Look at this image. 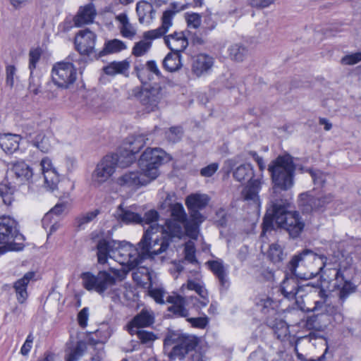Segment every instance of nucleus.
<instances>
[{
  "instance_id": "1",
  "label": "nucleus",
  "mask_w": 361,
  "mask_h": 361,
  "mask_svg": "<svg viewBox=\"0 0 361 361\" xmlns=\"http://www.w3.org/2000/svg\"><path fill=\"white\" fill-rule=\"evenodd\" d=\"M150 229L145 230L137 247L126 241H118V247L113 252V258L121 265L133 270L140 265L143 260L154 258L168 249V243L165 240L159 243L158 236L154 237Z\"/></svg>"
},
{
  "instance_id": "2",
  "label": "nucleus",
  "mask_w": 361,
  "mask_h": 361,
  "mask_svg": "<svg viewBox=\"0 0 361 361\" xmlns=\"http://www.w3.org/2000/svg\"><path fill=\"white\" fill-rule=\"evenodd\" d=\"M170 211L173 219L167 220L164 226L154 225L148 228L154 237L158 236L159 243L166 240L169 246L173 238H180L184 233L190 236L196 235L197 226L192 219H188L182 204H171Z\"/></svg>"
},
{
  "instance_id": "3",
  "label": "nucleus",
  "mask_w": 361,
  "mask_h": 361,
  "mask_svg": "<svg viewBox=\"0 0 361 361\" xmlns=\"http://www.w3.org/2000/svg\"><path fill=\"white\" fill-rule=\"evenodd\" d=\"M317 259L316 253L309 249H305L293 257L288 265L286 277L281 285V292L286 298L290 300L302 298L305 294L308 293V288L310 287L307 284L308 282L301 283L298 280V279H307L308 276L305 274L297 273L296 269L300 264L307 265L312 260Z\"/></svg>"
},
{
  "instance_id": "4",
  "label": "nucleus",
  "mask_w": 361,
  "mask_h": 361,
  "mask_svg": "<svg viewBox=\"0 0 361 361\" xmlns=\"http://www.w3.org/2000/svg\"><path fill=\"white\" fill-rule=\"evenodd\" d=\"M290 202L288 200H275L272 202V214L278 227L286 230L289 235L300 236L305 228V222L300 213L290 211Z\"/></svg>"
},
{
  "instance_id": "5",
  "label": "nucleus",
  "mask_w": 361,
  "mask_h": 361,
  "mask_svg": "<svg viewBox=\"0 0 361 361\" xmlns=\"http://www.w3.org/2000/svg\"><path fill=\"white\" fill-rule=\"evenodd\" d=\"M295 165L290 154L279 156L268 166L274 192L277 190L286 191L294 184Z\"/></svg>"
},
{
  "instance_id": "6",
  "label": "nucleus",
  "mask_w": 361,
  "mask_h": 361,
  "mask_svg": "<svg viewBox=\"0 0 361 361\" xmlns=\"http://www.w3.org/2000/svg\"><path fill=\"white\" fill-rule=\"evenodd\" d=\"M113 276L106 271H100L97 275L91 272H84L80 275L83 287L89 291L94 290L103 294L109 288L116 284V279L122 281L130 271L128 267L122 266L121 269H110Z\"/></svg>"
},
{
  "instance_id": "7",
  "label": "nucleus",
  "mask_w": 361,
  "mask_h": 361,
  "mask_svg": "<svg viewBox=\"0 0 361 361\" xmlns=\"http://www.w3.org/2000/svg\"><path fill=\"white\" fill-rule=\"evenodd\" d=\"M176 14L173 10H166L161 17V25L157 29L146 31L143 33V39L135 43L132 54L136 57L146 54L152 47V41L164 36L172 25V19Z\"/></svg>"
},
{
  "instance_id": "8",
  "label": "nucleus",
  "mask_w": 361,
  "mask_h": 361,
  "mask_svg": "<svg viewBox=\"0 0 361 361\" xmlns=\"http://www.w3.org/2000/svg\"><path fill=\"white\" fill-rule=\"evenodd\" d=\"M166 95V88L159 83L153 85L139 87L132 90L131 96L140 102L146 112L155 111L159 108L160 102Z\"/></svg>"
},
{
  "instance_id": "9",
  "label": "nucleus",
  "mask_w": 361,
  "mask_h": 361,
  "mask_svg": "<svg viewBox=\"0 0 361 361\" xmlns=\"http://www.w3.org/2000/svg\"><path fill=\"white\" fill-rule=\"evenodd\" d=\"M170 160V156L161 149L147 148L141 154L138 165L140 170L153 180L159 176V167Z\"/></svg>"
},
{
  "instance_id": "10",
  "label": "nucleus",
  "mask_w": 361,
  "mask_h": 361,
  "mask_svg": "<svg viewBox=\"0 0 361 361\" xmlns=\"http://www.w3.org/2000/svg\"><path fill=\"white\" fill-rule=\"evenodd\" d=\"M274 301L270 298L261 300L257 306L261 312L266 316L267 325L270 327L276 336L281 341H283L289 336V326L287 323L279 318L277 310L272 307Z\"/></svg>"
},
{
  "instance_id": "11",
  "label": "nucleus",
  "mask_w": 361,
  "mask_h": 361,
  "mask_svg": "<svg viewBox=\"0 0 361 361\" xmlns=\"http://www.w3.org/2000/svg\"><path fill=\"white\" fill-rule=\"evenodd\" d=\"M317 259L312 260L310 262H314L321 264L319 268V271L314 276L318 273H321V278L324 281H326L330 283L335 281V283H338L345 280L344 272L346 271V267L342 268L338 260L334 257L331 258H327L324 255L319 256L317 255ZM314 276L313 273L311 272L310 277Z\"/></svg>"
},
{
  "instance_id": "12",
  "label": "nucleus",
  "mask_w": 361,
  "mask_h": 361,
  "mask_svg": "<svg viewBox=\"0 0 361 361\" xmlns=\"http://www.w3.org/2000/svg\"><path fill=\"white\" fill-rule=\"evenodd\" d=\"M18 224L10 216H0V244L8 245L12 250H22L20 243H13L14 240H24V236L19 233Z\"/></svg>"
},
{
  "instance_id": "13",
  "label": "nucleus",
  "mask_w": 361,
  "mask_h": 361,
  "mask_svg": "<svg viewBox=\"0 0 361 361\" xmlns=\"http://www.w3.org/2000/svg\"><path fill=\"white\" fill-rule=\"evenodd\" d=\"M145 145V138L142 135L127 137L116 154L121 160L120 166L126 167L132 164L135 160V154Z\"/></svg>"
},
{
  "instance_id": "14",
  "label": "nucleus",
  "mask_w": 361,
  "mask_h": 361,
  "mask_svg": "<svg viewBox=\"0 0 361 361\" xmlns=\"http://www.w3.org/2000/svg\"><path fill=\"white\" fill-rule=\"evenodd\" d=\"M120 161L116 154L105 156L92 172V183L96 186H100L107 181L115 172L116 164L120 166Z\"/></svg>"
},
{
  "instance_id": "15",
  "label": "nucleus",
  "mask_w": 361,
  "mask_h": 361,
  "mask_svg": "<svg viewBox=\"0 0 361 361\" xmlns=\"http://www.w3.org/2000/svg\"><path fill=\"white\" fill-rule=\"evenodd\" d=\"M76 69L70 62H59L52 68L51 78L59 87L67 89L76 80Z\"/></svg>"
},
{
  "instance_id": "16",
  "label": "nucleus",
  "mask_w": 361,
  "mask_h": 361,
  "mask_svg": "<svg viewBox=\"0 0 361 361\" xmlns=\"http://www.w3.org/2000/svg\"><path fill=\"white\" fill-rule=\"evenodd\" d=\"M8 173L15 185H30L32 183L33 169L25 161L8 163Z\"/></svg>"
},
{
  "instance_id": "17",
  "label": "nucleus",
  "mask_w": 361,
  "mask_h": 361,
  "mask_svg": "<svg viewBox=\"0 0 361 361\" xmlns=\"http://www.w3.org/2000/svg\"><path fill=\"white\" fill-rule=\"evenodd\" d=\"M210 199L207 195L205 194H191L187 197L185 200V204L188 209L192 221L198 228L199 225L202 223L205 218L200 214V210L204 209L208 204Z\"/></svg>"
},
{
  "instance_id": "18",
  "label": "nucleus",
  "mask_w": 361,
  "mask_h": 361,
  "mask_svg": "<svg viewBox=\"0 0 361 361\" xmlns=\"http://www.w3.org/2000/svg\"><path fill=\"white\" fill-rule=\"evenodd\" d=\"M334 199V196L329 193L320 197L310 196L306 194L300 195L299 206L302 211L306 213L312 211H319L324 208L327 204L331 203Z\"/></svg>"
},
{
  "instance_id": "19",
  "label": "nucleus",
  "mask_w": 361,
  "mask_h": 361,
  "mask_svg": "<svg viewBox=\"0 0 361 361\" xmlns=\"http://www.w3.org/2000/svg\"><path fill=\"white\" fill-rule=\"evenodd\" d=\"M262 183L263 182L260 178L249 180L240 192V198L248 204L259 208L261 205L259 193Z\"/></svg>"
},
{
  "instance_id": "20",
  "label": "nucleus",
  "mask_w": 361,
  "mask_h": 361,
  "mask_svg": "<svg viewBox=\"0 0 361 361\" xmlns=\"http://www.w3.org/2000/svg\"><path fill=\"white\" fill-rule=\"evenodd\" d=\"M97 36L88 29L80 30L75 38L76 49L82 55L90 56L94 53Z\"/></svg>"
},
{
  "instance_id": "21",
  "label": "nucleus",
  "mask_w": 361,
  "mask_h": 361,
  "mask_svg": "<svg viewBox=\"0 0 361 361\" xmlns=\"http://www.w3.org/2000/svg\"><path fill=\"white\" fill-rule=\"evenodd\" d=\"M197 345L198 338L194 336H188V338L173 346L171 350L169 353V357L172 360H183L187 354L195 350Z\"/></svg>"
},
{
  "instance_id": "22",
  "label": "nucleus",
  "mask_w": 361,
  "mask_h": 361,
  "mask_svg": "<svg viewBox=\"0 0 361 361\" xmlns=\"http://www.w3.org/2000/svg\"><path fill=\"white\" fill-rule=\"evenodd\" d=\"M135 71L143 85L154 80V75L158 78L162 76L157 62L154 60L147 61L145 65L136 66Z\"/></svg>"
},
{
  "instance_id": "23",
  "label": "nucleus",
  "mask_w": 361,
  "mask_h": 361,
  "mask_svg": "<svg viewBox=\"0 0 361 361\" xmlns=\"http://www.w3.org/2000/svg\"><path fill=\"white\" fill-rule=\"evenodd\" d=\"M214 63L212 56L206 54H200L192 57L191 70L194 75L200 77L209 73Z\"/></svg>"
},
{
  "instance_id": "24",
  "label": "nucleus",
  "mask_w": 361,
  "mask_h": 361,
  "mask_svg": "<svg viewBox=\"0 0 361 361\" xmlns=\"http://www.w3.org/2000/svg\"><path fill=\"white\" fill-rule=\"evenodd\" d=\"M151 181L145 172L140 170L124 173L118 178L117 183L121 186L136 187L147 185Z\"/></svg>"
},
{
  "instance_id": "25",
  "label": "nucleus",
  "mask_w": 361,
  "mask_h": 361,
  "mask_svg": "<svg viewBox=\"0 0 361 361\" xmlns=\"http://www.w3.org/2000/svg\"><path fill=\"white\" fill-rule=\"evenodd\" d=\"M167 302L171 303L168 307V310L172 312L176 317H188L189 307L187 297H183L180 295H170L167 298Z\"/></svg>"
},
{
  "instance_id": "26",
  "label": "nucleus",
  "mask_w": 361,
  "mask_h": 361,
  "mask_svg": "<svg viewBox=\"0 0 361 361\" xmlns=\"http://www.w3.org/2000/svg\"><path fill=\"white\" fill-rule=\"evenodd\" d=\"M154 322V314L147 310H142L128 324L130 334H134L137 329L149 326Z\"/></svg>"
},
{
  "instance_id": "27",
  "label": "nucleus",
  "mask_w": 361,
  "mask_h": 361,
  "mask_svg": "<svg viewBox=\"0 0 361 361\" xmlns=\"http://www.w3.org/2000/svg\"><path fill=\"white\" fill-rule=\"evenodd\" d=\"M116 240H109L104 238L100 239L97 244V255L99 264H105L108 258H113V252L118 247Z\"/></svg>"
},
{
  "instance_id": "28",
  "label": "nucleus",
  "mask_w": 361,
  "mask_h": 361,
  "mask_svg": "<svg viewBox=\"0 0 361 361\" xmlns=\"http://www.w3.org/2000/svg\"><path fill=\"white\" fill-rule=\"evenodd\" d=\"M210 271L219 280L221 288L227 290L229 287V280L226 269L221 259L209 260L206 262Z\"/></svg>"
},
{
  "instance_id": "29",
  "label": "nucleus",
  "mask_w": 361,
  "mask_h": 361,
  "mask_svg": "<svg viewBox=\"0 0 361 361\" xmlns=\"http://www.w3.org/2000/svg\"><path fill=\"white\" fill-rule=\"evenodd\" d=\"M26 138L31 144L43 153H49L52 149V144L50 137L46 136L42 132L37 133L32 137V132L28 128H25Z\"/></svg>"
},
{
  "instance_id": "30",
  "label": "nucleus",
  "mask_w": 361,
  "mask_h": 361,
  "mask_svg": "<svg viewBox=\"0 0 361 361\" xmlns=\"http://www.w3.org/2000/svg\"><path fill=\"white\" fill-rule=\"evenodd\" d=\"M35 276V273L34 271H28L13 283L16 299L19 303L23 304L26 301L28 297L27 291V285Z\"/></svg>"
},
{
  "instance_id": "31",
  "label": "nucleus",
  "mask_w": 361,
  "mask_h": 361,
  "mask_svg": "<svg viewBox=\"0 0 361 361\" xmlns=\"http://www.w3.org/2000/svg\"><path fill=\"white\" fill-rule=\"evenodd\" d=\"M96 14V9L92 4H89L83 7H80L77 14L73 18L75 26L81 27L84 25L92 23Z\"/></svg>"
},
{
  "instance_id": "32",
  "label": "nucleus",
  "mask_w": 361,
  "mask_h": 361,
  "mask_svg": "<svg viewBox=\"0 0 361 361\" xmlns=\"http://www.w3.org/2000/svg\"><path fill=\"white\" fill-rule=\"evenodd\" d=\"M165 44L173 52L181 53L188 45V39L183 32H177L165 36Z\"/></svg>"
},
{
  "instance_id": "33",
  "label": "nucleus",
  "mask_w": 361,
  "mask_h": 361,
  "mask_svg": "<svg viewBox=\"0 0 361 361\" xmlns=\"http://www.w3.org/2000/svg\"><path fill=\"white\" fill-rule=\"evenodd\" d=\"M136 12L141 24H149L154 18L156 11L152 4L141 1L137 4Z\"/></svg>"
},
{
  "instance_id": "34",
  "label": "nucleus",
  "mask_w": 361,
  "mask_h": 361,
  "mask_svg": "<svg viewBox=\"0 0 361 361\" xmlns=\"http://www.w3.org/2000/svg\"><path fill=\"white\" fill-rule=\"evenodd\" d=\"M114 216L118 221L125 224L141 222V216L132 210L131 208H124L123 204H120L114 213Z\"/></svg>"
},
{
  "instance_id": "35",
  "label": "nucleus",
  "mask_w": 361,
  "mask_h": 361,
  "mask_svg": "<svg viewBox=\"0 0 361 361\" xmlns=\"http://www.w3.org/2000/svg\"><path fill=\"white\" fill-rule=\"evenodd\" d=\"M228 54L231 60L235 62L244 61L250 54L248 48L241 43H235L228 48Z\"/></svg>"
},
{
  "instance_id": "36",
  "label": "nucleus",
  "mask_w": 361,
  "mask_h": 361,
  "mask_svg": "<svg viewBox=\"0 0 361 361\" xmlns=\"http://www.w3.org/2000/svg\"><path fill=\"white\" fill-rule=\"evenodd\" d=\"M20 137L16 134H4L0 135V147L6 153H13L19 148Z\"/></svg>"
},
{
  "instance_id": "37",
  "label": "nucleus",
  "mask_w": 361,
  "mask_h": 361,
  "mask_svg": "<svg viewBox=\"0 0 361 361\" xmlns=\"http://www.w3.org/2000/svg\"><path fill=\"white\" fill-rule=\"evenodd\" d=\"M119 23L118 29L121 35L128 39H133L136 35V30L130 23L128 16L126 13H121L115 18Z\"/></svg>"
},
{
  "instance_id": "38",
  "label": "nucleus",
  "mask_w": 361,
  "mask_h": 361,
  "mask_svg": "<svg viewBox=\"0 0 361 361\" xmlns=\"http://www.w3.org/2000/svg\"><path fill=\"white\" fill-rule=\"evenodd\" d=\"M334 287L338 290V301L343 305L346 299L356 290V286L346 278L342 282L334 283Z\"/></svg>"
},
{
  "instance_id": "39",
  "label": "nucleus",
  "mask_w": 361,
  "mask_h": 361,
  "mask_svg": "<svg viewBox=\"0 0 361 361\" xmlns=\"http://www.w3.org/2000/svg\"><path fill=\"white\" fill-rule=\"evenodd\" d=\"M255 171L251 164H243L236 167L233 171L235 180L239 182L254 179Z\"/></svg>"
},
{
  "instance_id": "40",
  "label": "nucleus",
  "mask_w": 361,
  "mask_h": 361,
  "mask_svg": "<svg viewBox=\"0 0 361 361\" xmlns=\"http://www.w3.org/2000/svg\"><path fill=\"white\" fill-rule=\"evenodd\" d=\"M164 68L168 72H176L182 67L181 54L180 53L171 51L162 61Z\"/></svg>"
},
{
  "instance_id": "41",
  "label": "nucleus",
  "mask_w": 361,
  "mask_h": 361,
  "mask_svg": "<svg viewBox=\"0 0 361 361\" xmlns=\"http://www.w3.org/2000/svg\"><path fill=\"white\" fill-rule=\"evenodd\" d=\"M126 49V44L120 39H114L108 40L105 42L103 49L99 52L98 56L102 57L105 55L118 53Z\"/></svg>"
},
{
  "instance_id": "42",
  "label": "nucleus",
  "mask_w": 361,
  "mask_h": 361,
  "mask_svg": "<svg viewBox=\"0 0 361 361\" xmlns=\"http://www.w3.org/2000/svg\"><path fill=\"white\" fill-rule=\"evenodd\" d=\"M129 68L130 63L126 60L113 61L104 67V72L108 75H115L116 74H123Z\"/></svg>"
},
{
  "instance_id": "43",
  "label": "nucleus",
  "mask_w": 361,
  "mask_h": 361,
  "mask_svg": "<svg viewBox=\"0 0 361 361\" xmlns=\"http://www.w3.org/2000/svg\"><path fill=\"white\" fill-rule=\"evenodd\" d=\"M67 204L64 202L56 204L49 212H47L42 219V226L44 229H47L49 224L51 222L52 219L57 218L64 212L66 209Z\"/></svg>"
},
{
  "instance_id": "44",
  "label": "nucleus",
  "mask_w": 361,
  "mask_h": 361,
  "mask_svg": "<svg viewBox=\"0 0 361 361\" xmlns=\"http://www.w3.org/2000/svg\"><path fill=\"white\" fill-rule=\"evenodd\" d=\"M186 288L188 290H195L202 298V302H201L202 306L207 305L209 301L208 298V293L202 285L192 280H188Z\"/></svg>"
},
{
  "instance_id": "45",
  "label": "nucleus",
  "mask_w": 361,
  "mask_h": 361,
  "mask_svg": "<svg viewBox=\"0 0 361 361\" xmlns=\"http://www.w3.org/2000/svg\"><path fill=\"white\" fill-rule=\"evenodd\" d=\"M17 185L11 183L2 182L0 183V195L6 204H10L13 200V194Z\"/></svg>"
},
{
  "instance_id": "46",
  "label": "nucleus",
  "mask_w": 361,
  "mask_h": 361,
  "mask_svg": "<svg viewBox=\"0 0 361 361\" xmlns=\"http://www.w3.org/2000/svg\"><path fill=\"white\" fill-rule=\"evenodd\" d=\"M43 176L46 188L51 191L57 188L58 183H59V176L56 169L45 171Z\"/></svg>"
},
{
  "instance_id": "47",
  "label": "nucleus",
  "mask_w": 361,
  "mask_h": 361,
  "mask_svg": "<svg viewBox=\"0 0 361 361\" xmlns=\"http://www.w3.org/2000/svg\"><path fill=\"white\" fill-rule=\"evenodd\" d=\"M314 184L318 188H322L325 185L327 178L330 177V174L324 173L318 169H309Z\"/></svg>"
},
{
  "instance_id": "48",
  "label": "nucleus",
  "mask_w": 361,
  "mask_h": 361,
  "mask_svg": "<svg viewBox=\"0 0 361 361\" xmlns=\"http://www.w3.org/2000/svg\"><path fill=\"white\" fill-rule=\"evenodd\" d=\"M99 214L98 209L80 214L75 219V225L78 229H83L85 224L91 222Z\"/></svg>"
},
{
  "instance_id": "49",
  "label": "nucleus",
  "mask_w": 361,
  "mask_h": 361,
  "mask_svg": "<svg viewBox=\"0 0 361 361\" xmlns=\"http://www.w3.org/2000/svg\"><path fill=\"white\" fill-rule=\"evenodd\" d=\"M188 336L175 331L169 332L164 341V348L166 349L169 346L180 343L181 341L188 338Z\"/></svg>"
},
{
  "instance_id": "50",
  "label": "nucleus",
  "mask_w": 361,
  "mask_h": 361,
  "mask_svg": "<svg viewBox=\"0 0 361 361\" xmlns=\"http://www.w3.org/2000/svg\"><path fill=\"white\" fill-rule=\"evenodd\" d=\"M274 223L275 218L272 214V208L267 210V214H265L263 222L262 224V235L266 234L267 232L271 231L274 229Z\"/></svg>"
},
{
  "instance_id": "51",
  "label": "nucleus",
  "mask_w": 361,
  "mask_h": 361,
  "mask_svg": "<svg viewBox=\"0 0 361 361\" xmlns=\"http://www.w3.org/2000/svg\"><path fill=\"white\" fill-rule=\"evenodd\" d=\"M94 336H96V338L93 337L90 338L89 341L90 343L94 345L97 343H104L111 336V332L107 327H106L105 329L101 328L94 332Z\"/></svg>"
},
{
  "instance_id": "52",
  "label": "nucleus",
  "mask_w": 361,
  "mask_h": 361,
  "mask_svg": "<svg viewBox=\"0 0 361 361\" xmlns=\"http://www.w3.org/2000/svg\"><path fill=\"white\" fill-rule=\"evenodd\" d=\"M159 219V214L156 210L151 209L145 214L143 217L141 216V222L140 223L142 226L147 224L149 226L146 228H149L151 226L158 225L157 221Z\"/></svg>"
},
{
  "instance_id": "53",
  "label": "nucleus",
  "mask_w": 361,
  "mask_h": 361,
  "mask_svg": "<svg viewBox=\"0 0 361 361\" xmlns=\"http://www.w3.org/2000/svg\"><path fill=\"white\" fill-rule=\"evenodd\" d=\"M184 252L185 260L188 261L191 264L197 263V260L195 257V247L193 243L188 242L185 244Z\"/></svg>"
},
{
  "instance_id": "54",
  "label": "nucleus",
  "mask_w": 361,
  "mask_h": 361,
  "mask_svg": "<svg viewBox=\"0 0 361 361\" xmlns=\"http://www.w3.org/2000/svg\"><path fill=\"white\" fill-rule=\"evenodd\" d=\"M165 134L168 141L176 142L181 139L183 130L180 127H171L166 132Z\"/></svg>"
},
{
  "instance_id": "55",
  "label": "nucleus",
  "mask_w": 361,
  "mask_h": 361,
  "mask_svg": "<svg viewBox=\"0 0 361 361\" xmlns=\"http://www.w3.org/2000/svg\"><path fill=\"white\" fill-rule=\"evenodd\" d=\"M134 334H136L140 342L145 344L152 343L157 338L154 333L145 330H135Z\"/></svg>"
},
{
  "instance_id": "56",
  "label": "nucleus",
  "mask_w": 361,
  "mask_h": 361,
  "mask_svg": "<svg viewBox=\"0 0 361 361\" xmlns=\"http://www.w3.org/2000/svg\"><path fill=\"white\" fill-rule=\"evenodd\" d=\"M42 54L40 48L32 49L29 52V69L31 74L33 70L36 68V64L39 60Z\"/></svg>"
},
{
  "instance_id": "57",
  "label": "nucleus",
  "mask_w": 361,
  "mask_h": 361,
  "mask_svg": "<svg viewBox=\"0 0 361 361\" xmlns=\"http://www.w3.org/2000/svg\"><path fill=\"white\" fill-rule=\"evenodd\" d=\"M85 349V345L78 343L75 348L66 357V361H78L82 356Z\"/></svg>"
},
{
  "instance_id": "58",
  "label": "nucleus",
  "mask_w": 361,
  "mask_h": 361,
  "mask_svg": "<svg viewBox=\"0 0 361 361\" xmlns=\"http://www.w3.org/2000/svg\"><path fill=\"white\" fill-rule=\"evenodd\" d=\"M165 290L161 288H154L149 290V295L159 304H164Z\"/></svg>"
},
{
  "instance_id": "59",
  "label": "nucleus",
  "mask_w": 361,
  "mask_h": 361,
  "mask_svg": "<svg viewBox=\"0 0 361 361\" xmlns=\"http://www.w3.org/2000/svg\"><path fill=\"white\" fill-rule=\"evenodd\" d=\"M16 68L13 65H8L6 67V83L10 87L14 85V77L16 75Z\"/></svg>"
},
{
  "instance_id": "60",
  "label": "nucleus",
  "mask_w": 361,
  "mask_h": 361,
  "mask_svg": "<svg viewBox=\"0 0 361 361\" xmlns=\"http://www.w3.org/2000/svg\"><path fill=\"white\" fill-rule=\"evenodd\" d=\"M361 61V51L346 55L341 59V63L345 65H354Z\"/></svg>"
},
{
  "instance_id": "61",
  "label": "nucleus",
  "mask_w": 361,
  "mask_h": 361,
  "mask_svg": "<svg viewBox=\"0 0 361 361\" xmlns=\"http://www.w3.org/2000/svg\"><path fill=\"white\" fill-rule=\"evenodd\" d=\"M219 169V164L212 163L208 166L201 169L200 174L204 177H211L213 176Z\"/></svg>"
},
{
  "instance_id": "62",
  "label": "nucleus",
  "mask_w": 361,
  "mask_h": 361,
  "mask_svg": "<svg viewBox=\"0 0 361 361\" xmlns=\"http://www.w3.org/2000/svg\"><path fill=\"white\" fill-rule=\"evenodd\" d=\"M187 321L189 322L192 326L200 329H204L208 324V319L207 317L188 318Z\"/></svg>"
},
{
  "instance_id": "63",
  "label": "nucleus",
  "mask_w": 361,
  "mask_h": 361,
  "mask_svg": "<svg viewBox=\"0 0 361 361\" xmlns=\"http://www.w3.org/2000/svg\"><path fill=\"white\" fill-rule=\"evenodd\" d=\"M282 255L283 252L279 247L275 245L270 246L269 257L274 262L281 261L283 259Z\"/></svg>"
},
{
  "instance_id": "64",
  "label": "nucleus",
  "mask_w": 361,
  "mask_h": 361,
  "mask_svg": "<svg viewBox=\"0 0 361 361\" xmlns=\"http://www.w3.org/2000/svg\"><path fill=\"white\" fill-rule=\"evenodd\" d=\"M89 310L87 307L82 308L78 314V322L82 328H85L87 324Z\"/></svg>"
}]
</instances>
